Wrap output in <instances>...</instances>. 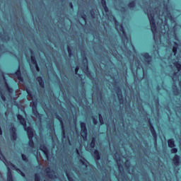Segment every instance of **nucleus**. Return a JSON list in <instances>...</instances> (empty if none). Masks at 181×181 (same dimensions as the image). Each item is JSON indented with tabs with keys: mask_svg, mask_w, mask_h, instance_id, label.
Returning a JSON list of instances; mask_svg holds the SVG:
<instances>
[{
	"mask_svg": "<svg viewBox=\"0 0 181 181\" xmlns=\"http://www.w3.org/2000/svg\"><path fill=\"white\" fill-rule=\"evenodd\" d=\"M17 119L19 121L21 125L24 128V131L27 133L28 138V145L30 148H35V141H33V137L35 136V129L30 126H27L26 119L21 114L16 115Z\"/></svg>",
	"mask_w": 181,
	"mask_h": 181,
	"instance_id": "1",
	"label": "nucleus"
},
{
	"mask_svg": "<svg viewBox=\"0 0 181 181\" xmlns=\"http://www.w3.org/2000/svg\"><path fill=\"white\" fill-rule=\"evenodd\" d=\"M147 16L150 22L151 32L153 33H156L158 28L156 27V21H155V16H153V13L148 12Z\"/></svg>",
	"mask_w": 181,
	"mask_h": 181,
	"instance_id": "2",
	"label": "nucleus"
},
{
	"mask_svg": "<svg viewBox=\"0 0 181 181\" xmlns=\"http://www.w3.org/2000/svg\"><path fill=\"white\" fill-rule=\"evenodd\" d=\"M80 127H81V135L83 139H87V135L88 134V132L87 130V125L86 124V122H81Z\"/></svg>",
	"mask_w": 181,
	"mask_h": 181,
	"instance_id": "3",
	"label": "nucleus"
},
{
	"mask_svg": "<svg viewBox=\"0 0 181 181\" xmlns=\"http://www.w3.org/2000/svg\"><path fill=\"white\" fill-rule=\"evenodd\" d=\"M168 147L170 148L171 153H176L177 152V148H175L176 144L175 143L174 139H169L168 140Z\"/></svg>",
	"mask_w": 181,
	"mask_h": 181,
	"instance_id": "4",
	"label": "nucleus"
},
{
	"mask_svg": "<svg viewBox=\"0 0 181 181\" xmlns=\"http://www.w3.org/2000/svg\"><path fill=\"white\" fill-rule=\"evenodd\" d=\"M113 18V21L115 23V26H117V28L119 27V31L122 32V33H123L125 39H127V33H125V29L124 28V25L120 23L119 22H118V20H117V18L115 16H112Z\"/></svg>",
	"mask_w": 181,
	"mask_h": 181,
	"instance_id": "5",
	"label": "nucleus"
},
{
	"mask_svg": "<svg viewBox=\"0 0 181 181\" xmlns=\"http://www.w3.org/2000/svg\"><path fill=\"white\" fill-rule=\"evenodd\" d=\"M148 122H149V129L151 131V133L152 134V136L154 139V141H157L158 139V134L156 133V130H155V127H153V124H152V122L151 121V119L148 118Z\"/></svg>",
	"mask_w": 181,
	"mask_h": 181,
	"instance_id": "6",
	"label": "nucleus"
},
{
	"mask_svg": "<svg viewBox=\"0 0 181 181\" xmlns=\"http://www.w3.org/2000/svg\"><path fill=\"white\" fill-rule=\"evenodd\" d=\"M10 138L13 142H15L18 139V133H16V127L12 126L10 129Z\"/></svg>",
	"mask_w": 181,
	"mask_h": 181,
	"instance_id": "7",
	"label": "nucleus"
},
{
	"mask_svg": "<svg viewBox=\"0 0 181 181\" xmlns=\"http://www.w3.org/2000/svg\"><path fill=\"white\" fill-rule=\"evenodd\" d=\"M116 93L118 98V100L121 104H124V96L122 95V90H121V88L117 86L116 88Z\"/></svg>",
	"mask_w": 181,
	"mask_h": 181,
	"instance_id": "8",
	"label": "nucleus"
},
{
	"mask_svg": "<svg viewBox=\"0 0 181 181\" xmlns=\"http://www.w3.org/2000/svg\"><path fill=\"white\" fill-rule=\"evenodd\" d=\"M56 118L57 119H58V121H59L62 125L63 137L66 138V129H64V123L63 122V119H62V117L59 115H56Z\"/></svg>",
	"mask_w": 181,
	"mask_h": 181,
	"instance_id": "9",
	"label": "nucleus"
},
{
	"mask_svg": "<svg viewBox=\"0 0 181 181\" xmlns=\"http://www.w3.org/2000/svg\"><path fill=\"white\" fill-rule=\"evenodd\" d=\"M40 149L45 153L47 159H49V150L47 149V147L45 144H40Z\"/></svg>",
	"mask_w": 181,
	"mask_h": 181,
	"instance_id": "10",
	"label": "nucleus"
},
{
	"mask_svg": "<svg viewBox=\"0 0 181 181\" xmlns=\"http://www.w3.org/2000/svg\"><path fill=\"white\" fill-rule=\"evenodd\" d=\"M40 149L45 153L47 159H49V150L47 149V147L45 144H40Z\"/></svg>",
	"mask_w": 181,
	"mask_h": 181,
	"instance_id": "11",
	"label": "nucleus"
},
{
	"mask_svg": "<svg viewBox=\"0 0 181 181\" xmlns=\"http://www.w3.org/2000/svg\"><path fill=\"white\" fill-rule=\"evenodd\" d=\"M14 76L17 77L18 80L21 83H23V77L22 76V72L21 71V68L18 66V69L14 74Z\"/></svg>",
	"mask_w": 181,
	"mask_h": 181,
	"instance_id": "12",
	"label": "nucleus"
},
{
	"mask_svg": "<svg viewBox=\"0 0 181 181\" xmlns=\"http://www.w3.org/2000/svg\"><path fill=\"white\" fill-rule=\"evenodd\" d=\"M172 162L175 166H179L180 165V156L175 154L172 158Z\"/></svg>",
	"mask_w": 181,
	"mask_h": 181,
	"instance_id": "13",
	"label": "nucleus"
},
{
	"mask_svg": "<svg viewBox=\"0 0 181 181\" xmlns=\"http://www.w3.org/2000/svg\"><path fill=\"white\" fill-rule=\"evenodd\" d=\"M30 60H31V63L32 64H33V66L37 64V61L36 60V57H35V52L30 49Z\"/></svg>",
	"mask_w": 181,
	"mask_h": 181,
	"instance_id": "14",
	"label": "nucleus"
},
{
	"mask_svg": "<svg viewBox=\"0 0 181 181\" xmlns=\"http://www.w3.org/2000/svg\"><path fill=\"white\" fill-rule=\"evenodd\" d=\"M92 155L95 159V160H100L101 159V155L100 154V151L97 149H95Z\"/></svg>",
	"mask_w": 181,
	"mask_h": 181,
	"instance_id": "15",
	"label": "nucleus"
},
{
	"mask_svg": "<svg viewBox=\"0 0 181 181\" xmlns=\"http://www.w3.org/2000/svg\"><path fill=\"white\" fill-rule=\"evenodd\" d=\"M7 181H13L12 170H11L9 168H7Z\"/></svg>",
	"mask_w": 181,
	"mask_h": 181,
	"instance_id": "16",
	"label": "nucleus"
},
{
	"mask_svg": "<svg viewBox=\"0 0 181 181\" xmlns=\"http://www.w3.org/2000/svg\"><path fill=\"white\" fill-rule=\"evenodd\" d=\"M142 56L144 59H146V62L149 64L151 63V59H152V57L149 54L148 52H144L142 54Z\"/></svg>",
	"mask_w": 181,
	"mask_h": 181,
	"instance_id": "17",
	"label": "nucleus"
},
{
	"mask_svg": "<svg viewBox=\"0 0 181 181\" xmlns=\"http://www.w3.org/2000/svg\"><path fill=\"white\" fill-rule=\"evenodd\" d=\"M3 78L5 81V87L8 93H12V91H13V89H12V88L9 86V84L8 83V82H6V78H5V75H4V73H3Z\"/></svg>",
	"mask_w": 181,
	"mask_h": 181,
	"instance_id": "18",
	"label": "nucleus"
},
{
	"mask_svg": "<svg viewBox=\"0 0 181 181\" xmlns=\"http://www.w3.org/2000/svg\"><path fill=\"white\" fill-rule=\"evenodd\" d=\"M36 81L39 83L41 88H45V81H43V78H42V76H37L36 78Z\"/></svg>",
	"mask_w": 181,
	"mask_h": 181,
	"instance_id": "19",
	"label": "nucleus"
},
{
	"mask_svg": "<svg viewBox=\"0 0 181 181\" xmlns=\"http://www.w3.org/2000/svg\"><path fill=\"white\" fill-rule=\"evenodd\" d=\"M32 112L37 118H39L40 119L42 118V115L39 113V111H37V108L32 109Z\"/></svg>",
	"mask_w": 181,
	"mask_h": 181,
	"instance_id": "20",
	"label": "nucleus"
},
{
	"mask_svg": "<svg viewBox=\"0 0 181 181\" xmlns=\"http://www.w3.org/2000/svg\"><path fill=\"white\" fill-rule=\"evenodd\" d=\"M45 173H47L48 177H49V179L53 178V175L52 174V169L50 168V167H47L45 170Z\"/></svg>",
	"mask_w": 181,
	"mask_h": 181,
	"instance_id": "21",
	"label": "nucleus"
},
{
	"mask_svg": "<svg viewBox=\"0 0 181 181\" xmlns=\"http://www.w3.org/2000/svg\"><path fill=\"white\" fill-rule=\"evenodd\" d=\"M83 71H85L87 77H90L91 76V71H90V69H88V65L87 64V63L85 65Z\"/></svg>",
	"mask_w": 181,
	"mask_h": 181,
	"instance_id": "22",
	"label": "nucleus"
},
{
	"mask_svg": "<svg viewBox=\"0 0 181 181\" xmlns=\"http://www.w3.org/2000/svg\"><path fill=\"white\" fill-rule=\"evenodd\" d=\"M175 46L173 47V52L174 54H177V47L179 46V44H177L176 42H174Z\"/></svg>",
	"mask_w": 181,
	"mask_h": 181,
	"instance_id": "23",
	"label": "nucleus"
},
{
	"mask_svg": "<svg viewBox=\"0 0 181 181\" xmlns=\"http://www.w3.org/2000/svg\"><path fill=\"white\" fill-rule=\"evenodd\" d=\"M136 6V1H135V0L131 1L127 4V6H128L129 8H135Z\"/></svg>",
	"mask_w": 181,
	"mask_h": 181,
	"instance_id": "24",
	"label": "nucleus"
},
{
	"mask_svg": "<svg viewBox=\"0 0 181 181\" xmlns=\"http://www.w3.org/2000/svg\"><path fill=\"white\" fill-rule=\"evenodd\" d=\"M81 158L82 159L79 160L80 163H81V165H83V166H86V168H87V163H86L87 160H86V158L83 156H81Z\"/></svg>",
	"mask_w": 181,
	"mask_h": 181,
	"instance_id": "25",
	"label": "nucleus"
},
{
	"mask_svg": "<svg viewBox=\"0 0 181 181\" xmlns=\"http://www.w3.org/2000/svg\"><path fill=\"white\" fill-rule=\"evenodd\" d=\"M90 146L92 148H95V137H93L90 141Z\"/></svg>",
	"mask_w": 181,
	"mask_h": 181,
	"instance_id": "26",
	"label": "nucleus"
},
{
	"mask_svg": "<svg viewBox=\"0 0 181 181\" xmlns=\"http://www.w3.org/2000/svg\"><path fill=\"white\" fill-rule=\"evenodd\" d=\"M66 49H67L69 57H71V56H73V50L71 49V47L68 45Z\"/></svg>",
	"mask_w": 181,
	"mask_h": 181,
	"instance_id": "27",
	"label": "nucleus"
},
{
	"mask_svg": "<svg viewBox=\"0 0 181 181\" xmlns=\"http://www.w3.org/2000/svg\"><path fill=\"white\" fill-rule=\"evenodd\" d=\"M174 66H175V67L178 71H181V64L179 62H175Z\"/></svg>",
	"mask_w": 181,
	"mask_h": 181,
	"instance_id": "28",
	"label": "nucleus"
},
{
	"mask_svg": "<svg viewBox=\"0 0 181 181\" xmlns=\"http://www.w3.org/2000/svg\"><path fill=\"white\" fill-rule=\"evenodd\" d=\"M98 118L100 125H104V119L103 118V115H101V113L98 114Z\"/></svg>",
	"mask_w": 181,
	"mask_h": 181,
	"instance_id": "29",
	"label": "nucleus"
},
{
	"mask_svg": "<svg viewBox=\"0 0 181 181\" xmlns=\"http://www.w3.org/2000/svg\"><path fill=\"white\" fill-rule=\"evenodd\" d=\"M79 70H80V67H78V66H76V68H75V74L78 75V77H83V74H78Z\"/></svg>",
	"mask_w": 181,
	"mask_h": 181,
	"instance_id": "30",
	"label": "nucleus"
},
{
	"mask_svg": "<svg viewBox=\"0 0 181 181\" xmlns=\"http://www.w3.org/2000/svg\"><path fill=\"white\" fill-rule=\"evenodd\" d=\"M21 158L23 162H29V159L28 158V156L25 154H21Z\"/></svg>",
	"mask_w": 181,
	"mask_h": 181,
	"instance_id": "31",
	"label": "nucleus"
},
{
	"mask_svg": "<svg viewBox=\"0 0 181 181\" xmlns=\"http://www.w3.org/2000/svg\"><path fill=\"white\" fill-rule=\"evenodd\" d=\"M26 93L30 98H33V94H32V91L29 89H26Z\"/></svg>",
	"mask_w": 181,
	"mask_h": 181,
	"instance_id": "32",
	"label": "nucleus"
},
{
	"mask_svg": "<svg viewBox=\"0 0 181 181\" xmlns=\"http://www.w3.org/2000/svg\"><path fill=\"white\" fill-rule=\"evenodd\" d=\"M118 168H119V170L120 173H124V167L122 166V164L119 163Z\"/></svg>",
	"mask_w": 181,
	"mask_h": 181,
	"instance_id": "33",
	"label": "nucleus"
},
{
	"mask_svg": "<svg viewBox=\"0 0 181 181\" xmlns=\"http://www.w3.org/2000/svg\"><path fill=\"white\" fill-rule=\"evenodd\" d=\"M34 180L35 181H40V175H39V174H37V173H35Z\"/></svg>",
	"mask_w": 181,
	"mask_h": 181,
	"instance_id": "34",
	"label": "nucleus"
},
{
	"mask_svg": "<svg viewBox=\"0 0 181 181\" xmlns=\"http://www.w3.org/2000/svg\"><path fill=\"white\" fill-rule=\"evenodd\" d=\"M173 89L174 94H177V93H179V89L177 88V86H176V85L174 86V88H173Z\"/></svg>",
	"mask_w": 181,
	"mask_h": 181,
	"instance_id": "35",
	"label": "nucleus"
},
{
	"mask_svg": "<svg viewBox=\"0 0 181 181\" xmlns=\"http://www.w3.org/2000/svg\"><path fill=\"white\" fill-rule=\"evenodd\" d=\"M66 175L69 181H74V179L72 178V177L70 175V174H69V173H66Z\"/></svg>",
	"mask_w": 181,
	"mask_h": 181,
	"instance_id": "36",
	"label": "nucleus"
},
{
	"mask_svg": "<svg viewBox=\"0 0 181 181\" xmlns=\"http://www.w3.org/2000/svg\"><path fill=\"white\" fill-rule=\"evenodd\" d=\"M92 119H93V125H97V124H98V121L97 120V119H95V117H93Z\"/></svg>",
	"mask_w": 181,
	"mask_h": 181,
	"instance_id": "37",
	"label": "nucleus"
},
{
	"mask_svg": "<svg viewBox=\"0 0 181 181\" xmlns=\"http://www.w3.org/2000/svg\"><path fill=\"white\" fill-rule=\"evenodd\" d=\"M101 4H102L103 8H104L105 6H107V1L101 0Z\"/></svg>",
	"mask_w": 181,
	"mask_h": 181,
	"instance_id": "38",
	"label": "nucleus"
},
{
	"mask_svg": "<svg viewBox=\"0 0 181 181\" xmlns=\"http://www.w3.org/2000/svg\"><path fill=\"white\" fill-rule=\"evenodd\" d=\"M81 18H82V19H83V21H87V16H86V14L84 13H81Z\"/></svg>",
	"mask_w": 181,
	"mask_h": 181,
	"instance_id": "39",
	"label": "nucleus"
},
{
	"mask_svg": "<svg viewBox=\"0 0 181 181\" xmlns=\"http://www.w3.org/2000/svg\"><path fill=\"white\" fill-rule=\"evenodd\" d=\"M1 98L2 101H6V97L5 96V95L4 93H1Z\"/></svg>",
	"mask_w": 181,
	"mask_h": 181,
	"instance_id": "40",
	"label": "nucleus"
},
{
	"mask_svg": "<svg viewBox=\"0 0 181 181\" xmlns=\"http://www.w3.org/2000/svg\"><path fill=\"white\" fill-rule=\"evenodd\" d=\"M90 15L92 16V18H95V13L94 12V10H90Z\"/></svg>",
	"mask_w": 181,
	"mask_h": 181,
	"instance_id": "41",
	"label": "nucleus"
},
{
	"mask_svg": "<svg viewBox=\"0 0 181 181\" xmlns=\"http://www.w3.org/2000/svg\"><path fill=\"white\" fill-rule=\"evenodd\" d=\"M81 55H82L83 60H85L86 62H87V57H86V53L83 52H83H82Z\"/></svg>",
	"mask_w": 181,
	"mask_h": 181,
	"instance_id": "42",
	"label": "nucleus"
},
{
	"mask_svg": "<svg viewBox=\"0 0 181 181\" xmlns=\"http://www.w3.org/2000/svg\"><path fill=\"white\" fill-rule=\"evenodd\" d=\"M37 108V103L36 102H33L32 105V109Z\"/></svg>",
	"mask_w": 181,
	"mask_h": 181,
	"instance_id": "43",
	"label": "nucleus"
},
{
	"mask_svg": "<svg viewBox=\"0 0 181 181\" xmlns=\"http://www.w3.org/2000/svg\"><path fill=\"white\" fill-rule=\"evenodd\" d=\"M17 170H18V172L21 173V175L23 177H25V176H26L25 175V173L22 172V170H21L20 169H17Z\"/></svg>",
	"mask_w": 181,
	"mask_h": 181,
	"instance_id": "44",
	"label": "nucleus"
},
{
	"mask_svg": "<svg viewBox=\"0 0 181 181\" xmlns=\"http://www.w3.org/2000/svg\"><path fill=\"white\" fill-rule=\"evenodd\" d=\"M103 8L106 13H107V12H109L110 10L108 9V6H105V7H103Z\"/></svg>",
	"mask_w": 181,
	"mask_h": 181,
	"instance_id": "45",
	"label": "nucleus"
},
{
	"mask_svg": "<svg viewBox=\"0 0 181 181\" xmlns=\"http://www.w3.org/2000/svg\"><path fill=\"white\" fill-rule=\"evenodd\" d=\"M37 71H40V68L39 67V64H36L34 65Z\"/></svg>",
	"mask_w": 181,
	"mask_h": 181,
	"instance_id": "46",
	"label": "nucleus"
},
{
	"mask_svg": "<svg viewBox=\"0 0 181 181\" xmlns=\"http://www.w3.org/2000/svg\"><path fill=\"white\" fill-rule=\"evenodd\" d=\"M126 168H129L131 166V164L129 163V161L127 160L124 163Z\"/></svg>",
	"mask_w": 181,
	"mask_h": 181,
	"instance_id": "47",
	"label": "nucleus"
},
{
	"mask_svg": "<svg viewBox=\"0 0 181 181\" xmlns=\"http://www.w3.org/2000/svg\"><path fill=\"white\" fill-rule=\"evenodd\" d=\"M69 6L71 9H73L74 6H73V3L72 2H70L69 3Z\"/></svg>",
	"mask_w": 181,
	"mask_h": 181,
	"instance_id": "48",
	"label": "nucleus"
},
{
	"mask_svg": "<svg viewBox=\"0 0 181 181\" xmlns=\"http://www.w3.org/2000/svg\"><path fill=\"white\" fill-rule=\"evenodd\" d=\"M10 165H11V166H12V168H16V166H15V164L11 163V162H10Z\"/></svg>",
	"mask_w": 181,
	"mask_h": 181,
	"instance_id": "49",
	"label": "nucleus"
},
{
	"mask_svg": "<svg viewBox=\"0 0 181 181\" xmlns=\"http://www.w3.org/2000/svg\"><path fill=\"white\" fill-rule=\"evenodd\" d=\"M76 153L78 154V155H80V151H78V149H76Z\"/></svg>",
	"mask_w": 181,
	"mask_h": 181,
	"instance_id": "50",
	"label": "nucleus"
},
{
	"mask_svg": "<svg viewBox=\"0 0 181 181\" xmlns=\"http://www.w3.org/2000/svg\"><path fill=\"white\" fill-rule=\"evenodd\" d=\"M117 162H121V158H117Z\"/></svg>",
	"mask_w": 181,
	"mask_h": 181,
	"instance_id": "51",
	"label": "nucleus"
},
{
	"mask_svg": "<svg viewBox=\"0 0 181 181\" xmlns=\"http://www.w3.org/2000/svg\"><path fill=\"white\" fill-rule=\"evenodd\" d=\"M176 74H177V73H175V76H176Z\"/></svg>",
	"mask_w": 181,
	"mask_h": 181,
	"instance_id": "52",
	"label": "nucleus"
},
{
	"mask_svg": "<svg viewBox=\"0 0 181 181\" xmlns=\"http://www.w3.org/2000/svg\"><path fill=\"white\" fill-rule=\"evenodd\" d=\"M4 160L6 161V158H4Z\"/></svg>",
	"mask_w": 181,
	"mask_h": 181,
	"instance_id": "53",
	"label": "nucleus"
}]
</instances>
